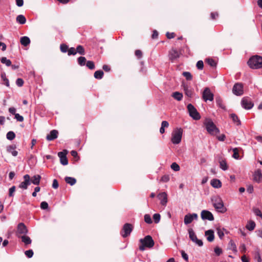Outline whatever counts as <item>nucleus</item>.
<instances>
[{"mask_svg":"<svg viewBox=\"0 0 262 262\" xmlns=\"http://www.w3.org/2000/svg\"><path fill=\"white\" fill-rule=\"evenodd\" d=\"M214 207L219 212L224 213L227 209L224 206L222 199L219 196H215L212 199Z\"/></svg>","mask_w":262,"mask_h":262,"instance_id":"20e7f679","label":"nucleus"},{"mask_svg":"<svg viewBox=\"0 0 262 262\" xmlns=\"http://www.w3.org/2000/svg\"><path fill=\"white\" fill-rule=\"evenodd\" d=\"M204 125L207 132L211 135H215L220 133V129L210 119H207L204 122Z\"/></svg>","mask_w":262,"mask_h":262,"instance_id":"7ed1b4c3","label":"nucleus"},{"mask_svg":"<svg viewBox=\"0 0 262 262\" xmlns=\"http://www.w3.org/2000/svg\"><path fill=\"white\" fill-rule=\"evenodd\" d=\"M172 96L177 100L181 101L183 98V94L179 92H175L172 93Z\"/></svg>","mask_w":262,"mask_h":262,"instance_id":"473e14b6","label":"nucleus"},{"mask_svg":"<svg viewBox=\"0 0 262 262\" xmlns=\"http://www.w3.org/2000/svg\"><path fill=\"white\" fill-rule=\"evenodd\" d=\"M16 21L21 25L26 23V19L23 15H19L16 17Z\"/></svg>","mask_w":262,"mask_h":262,"instance_id":"f704fd0d","label":"nucleus"},{"mask_svg":"<svg viewBox=\"0 0 262 262\" xmlns=\"http://www.w3.org/2000/svg\"><path fill=\"white\" fill-rule=\"evenodd\" d=\"M157 198L160 200V203L163 206H166L167 203V194L165 192L159 193Z\"/></svg>","mask_w":262,"mask_h":262,"instance_id":"f3484780","label":"nucleus"},{"mask_svg":"<svg viewBox=\"0 0 262 262\" xmlns=\"http://www.w3.org/2000/svg\"><path fill=\"white\" fill-rule=\"evenodd\" d=\"M262 179V173L259 170L256 171L253 174V180L254 181L259 183Z\"/></svg>","mask_w":262,"mask_h":262,"instance_id":"5701e85b","label":"nucleus"},{"mask_svg":"<svg viewBox=\"0 0 262 262\" xmlns=\"http://www.w3.org/2000/svg\"><path fill=\"white\" fill-rule=\"evenodd\" d=\"M25 254L28 258H31L33 255V251L32 250H28L25 252Z\"/></svg>","mask_w":262,"mask_h":262,"instance_id":"680f3d73","label":"nucleus"},{"mask_svg":"<svg viewBox=\"0 0 262 262\" xmlns=\"http://www.w3.org/2000/svg\"><path fill=\"white\" fill-rule=\"evenodd\" d=\"M169 180V177L168 175H164L161 177V181L163 182H167Z\"/></svg>","mask_w":262,"mask_h":262,"instance_id":"338daca9","label":"nucleus"},{"mask_svg":"<svg viewBox=\"0 0 262 262\" xmlns=\"http://www.w3.org/2000/svg\"><path fill=\"white\" fill-rule=\"evenodd\" d=\"M166 36L167 38L171 39V38H173L176 36V34L173 32H171V33L167 32Z\"/></svg>","mask_w":262,"mask_h":262,"instance_id":"69168bd1","label":"nucleus"},{"mask_svg":"<svg viewBox=\"0 0 262 262\" xmlns=\"http://www.w3.org/2000/svg\"><path fill=\"white\" fill-rule=\"evenodd\" d=\"M64 180L67 183L70 184L71 186L74 185L76 182V179L70 177H66L64 178Z\"/></svg>","mask_w":262,"mask_h":262,"instance_id":"7c9ffc66","label":"nucleus"},{"mask_svg":"<svg viewBox=\"0 0 262 262\" xmlns=\"http://www.w3.org/2000/svg\"><path fill=\"white\" fill-rule=\"evenodd\" d=\"M18 237L21 238L22 242H23L26 245H29L32 242L31 238L26 235H18Z\"/></svg>","mask_w":262,"mask_h":262,"instance_id":"393cba45","label":"nucleus"},{"mask_svg":"<svg viewBox=\"0 0 262 262\" xmlns=\"http://www.w3.org/2000/svg\"><path fill=\"white\" fill-rule=\"evenodd\" d=\"M183 86L185 95L189 97H191L193 95V91L191 89H189L187 84H184Z\"/></svg>","mask_w":262,"mask_h":262,"instance_id":"b1692460","label":"nucleus"},{"mask_svg":"<svg viewBox=\"0 0 262 262\" xmlns=\"http://www.w3.org/2000/svg\"><path fill=\"white\" fill-rule=\"evenodd\" d=\"M77 62L80 66H84L86 63V60L85 57L80 56L77 58Z\"/></svg>","mask_w":262,"mask_h":262,"instance_id":"72a5a7b5","label":"nucleus"},{"mask_svg":"<svg viewBox=\"0 0 262 262\" xmlns=\"http://www.w3.org/2000/svg\"><path fill=\"white\" fill-rule=\"evenodd\" d=\"M247 63L251 69H261L262 68V57L257 55L252 56L248 60Z\"/></svg>","mask_w":262,"mask_h":262,"instance_id":"f257e3e1","label":"nucleus"},{"mask_svg":"<svg viewBox=\"0 0 262 262\" xmlns=\"http://www.w3.org/2000/svg\"><path fill=\"white\" fill-rule=\"evenodd\" d=\"M134 229V226L129 223H125L120 231L121 236L125 238L128 236Z\"/></svg>","mask_w":262,"mask_h":262,"instance_id":"423d86ee","label":"nucleus"},{"mask_svg":"<svg viewBox=\"0 0 262 262\" xmlns=\"http://www.w3.org/2000/svg\"><path fill=\"white\" fill-rule=\"evenodd\" d=\"M24 83V81L22 78H17L16 81V85L19 86L21 87L23 85Z\"/></svg>","mask_w":262,"mask_h":262,"instance_id":"13d9d810","label":"nucleus"},{"mask_svg":"<svg viewBox=\"0 0 262 262\" xmlns=\"http://www.w3.org/2000/svg\"><path fill=\"white\" fill-rule=\"evenodd\" d=\"M76 53H78L81 55H85V50H84L83 47L81 45L77 46L76 47Z\"/></svg>","mask_w":262,"mask_h":262,"instance_id":"c9c22d12","label":"nucleus"},{"mask_svg":"<svg viewBox=\"0 0 262 262\" xmlns=\"http://www.w3.org/2000/svg\"><path fill=\"white\" fill-rule=\"evenodd\" d=\"M183 129L181 128H177L172 133L171 139V142L174 144H179L182 140Z\"/></svg>","mask_w":262,"mask_h":262,"instance_id":"39448f33","label":"nucleus"},{"mask_svg":"<svg viewBox=\"0 0 262 262\" xmlns=\"http://www.w3.org/2000/svg\"><path fill=\"white\" fill-rule=\"evenodd\" d=\"M202 98L205 101L213 100L214 95L209 88H205L202 94Z\"/></svg>","mask_w":262,"mask_h":262,"instance_id":"6e6552de","label":"nucleus"},{"mask_svg":"<svg viewBox=\"0 0 262 262\" xmlns=\"http://www.w3.org/2000/svg\"><path fill=\"white\" fill-rule=\"evenodd\" d=\"M14 116L15 119H16L17 121L19 122L24 121V118L23 116L20 115L19 114L16 113V114H15Z\"/></svg>","mask_w":262,"mask_h":262,"instance_id":"bf43d9fd","label":"nucleus"},{"mask_svg":"<svg viewBox=\"0 0 262 262\" xmlns=\"http://www.w3.org/2000/svg\"><path fill=\"white\" fill-rule=\"evenodd\" d=\"M198 219V215L196 213H188L184 216V222L185 224H190L193 220Z\"/></svg>","mask_w":262,"mask_h":262,"instance_id":"dca6fc26","label":"nucleus"},{"mask_svg":"<svg viewBox=\"0 0 262 262\" xmlns=\"http://www.w3.org/2000/svg\"><path fill=\"white\" fill-rule=\"evenodd\" d=\"M1 61L2 63L6 64V66L9 67L11 65V61L10 60L8 59L5 57H3L1 59Z\"/></svg>","mask_w":262,"mask_h":262,"instance_id":"58836bf2","label":"nucleus"},{"mask_svg":"<svg viewBox=\"0 0 262 262\" xmlns=\"http://www.w3.org/2000/svg\"><path fill=\"white\" fill-rule=\"evenodd\" d=\"M254 259L257 260V262H261L262 260L261 258L260 252L259 249H257L254 251Z\"/></svg>","mask_w":262,"mask_h":262,"instance_id":"e433bc0d","label":"nucleus"},{"mask_svg":"<svg viewBox=\"0 0 262 262\" xmlns=\"http://www.w3.org/2000/svg\"><path fill=\"white\" fill-rule=\"evenodd\" d=\"M68 55L69 56H70V55H75L76 54V49L73 48V47H71L70 48H69L68 49Z\"/></svg>","mask_w":262,"mask_h":262,"instance_id":"5fc2aeb1","label":"nucleus"},{"mask_svg":"<svg viewBox=\"0 0 262 262\" xmlns=\"http://www.w3.org/2000/svg\"><path fill=\"white\" fill-rule=\"evenodd\" d=\"M241 105L242 107L245 109L250 110L253 107L254 103L252 102L251 99L250 98L248 97H245L242 99Z\"/></svg>","mask_w":262,"mask_h":262,"instance_id":"1a4fd4ad","label":"nucleus"},{"mask_svg":"<svg viewBox=\"0 0 262 262\" xmlns=\"http://www.w3.org/2000/svg\"><path fill=\"white\" fill-rule=\"evenodd\" d=\"M232 151L233 152V154L232 155L233 158L235 159H238L239 158V154H238V149L237 148H234L232 149Z\"/></svg>","mask_w":262,"mask_h":262,"instance_id":"c03bdc74","label":"nucleus"},{"mask_svg":"<svg viewBox=\"0 0 262 262\" xmlns=\"http://www.w3.org/2000/svg\"><path fill=\"white\" fill-rule=\"evenodd\" d=\"M196 68L198 70H202L204 67V63L202 60H199L197 62L196 64Z\"/></svg>","mask_w":262,"mask_h":262,"instance_id":"4d7b16f0","label":"nucleus"},{"mask_svg":"<svg viewBox=\"0 0 262 262\" xmlns=\"http://www.w3.org/2000/svg\"><path fill=\"white\" fill-rule=\"evenodd\" d=\"M141 245L139 249L140 251H144L145 248H151L155 244L154 241L150 235H147L143 238H141L139 241Z\"/></svg>","mask_w":262,"mask_h":262,"instance_id":"f03ea898","label":"nucleus"},{"mask_svg":"<svg viewBox=\"0 0 262 262\" xmlns=\"http://www.w3.org/2000/svg\"><path fill=\"white\" fill-rule=\"evenodd\" d=\"M144 221L147 223V224H151L152 223V220H151V217L148 214H146L144 215Z\"/></svg>","mask_w":262,"mask_h":262,"instance_id":"6e6d98bb","label":"nucleus"},{"mask_svg":"<svg viewBox=\"0 0 262 262\" xmlns=\"http://www.w3.org/2000/svg\"><path fill=\"white\" fill-rule=\"evenodd\" d=\"M224 230H225V229L224 228H223V229L217 228V234L221 239H222L224 236Z\"/></svg>","mask_w":262,"mask_h":262,"instance_id":"603ef678","label":"nucleus"},{"mask_svg":"<svg viewBox=\"0 0 262 262\" xmlns=\"http://www.w3.org/2000/svg\"><path fill=\"white\" fill-rule=\"evenodd\" d=\"M23 179L24 181L19 184L18 187L23 189H27L28 186L31 184V178L27 174L24 176Z\"/></svg>","mask_w":262,"mask_h":262,"instance_id":"f8f14e48","label":"nucleus"},{"mask_svg":"<svg viewBox=\"0 0 262 262\" xmlns=\"http://www.w3.org/2000/svg\"><path fill=\"white\" fill-rule=\"evenodd\" d=\"M67 154V151L66 150L58 153V156L60 158V163L63 165H67L68 164V160L66 156Z\"/></svg>","mask_w":262,"mask_h":262,"instance_id":"4468645a","label":"nucleus"},{"mask_svg":"<svg viewBox=\"0 0 262 262\" xmlns=\"http://www.w3.org/2000/svg\"><path fill=\"white\" fill-rule=\"evenodd\" d=\"M135 55L138 57V58L140 59L142 56V52L140 50H137L135 52Z\"/></svg>","mask_w":262,"mask_h":262,"instance_id":"0e129e2a","label":"nucleus"},{"mask_svg":"<svg viewBox=\"0 0 262 262\" xmlns=\"http://www.w3.org/2000/svg\"><path fill=\"white\" fill-rule=\"evenodd\" d=\"M220 167L223 170H226L228 169V166L225 159H221L219 160Z\"/></svg>","mask_w":262,"mask_h":262,"instance_id":"c85d7f7f","label":"nucleus"},{"mask_svg":"<svg viewBox=\"0 0 262 262\" xmlns=\"http://www.w3.org/2000/svg\"><path fill=\"white\" fill-rule=\"evenodd\" d=\"M104 73L102 70L96 71L94 74V76L96 79H101L103 78Z\"/></svg>","mask_w":262,"mask_h":262,"instance_id":"2f4dec72","label":"nucleus"},{"mask_svg":"<svg viewBox=\"0 0 262 262\" xmlns=\"http://www.w3.org/2000/svg\"><path fill=\"white\" fill-rule=\"evenodd\" d=\"M215 101H216V104L220 107H221V108L224 109V110L225 109L226 106L223 103V101L222 99L220 96L216 97L215 98Z\"/></svg>","mask_w":262,"mask_h":262,"instance_id":"c756f323","label":"nucleus"},{"mask_svg":"<svg viewBox=\"0 0 262 262\" xmlns=\"http://www.w3.org/2000/svg\"><path fill=\"white\" fill-rule=\"evenodd\" d=\"M187 109L190 116L194 120H198L201 118L200 114L192 104H188Z\"/></svg>","mask_w":262,"mask_h":262,"instance_id":"0eeeda50","label":"nucleus"},{"mask_svg":"<svg viewBox=\"0 0 262 262\" xmlns=\"http://www.w3.org/2000/svg\"><path fill=\"white\" fill-rule=\"evenodd\" d=\"M16 146L15 144H12L7 147V152L11 153L14 157H16L18 155V152L16 150Z\"/></svg>","mask_w":262,"mask_h":262,"instance_id":"aec40b11","label":"nucleus"},{"mask_svg":"<svg viewBox=\"0 0 262 262\" xmlns=\"http://www.w3.org/2000/svg\"><path fill=\"white\" fill-rule=\"evenodd\" d=\"M214 251L217 256H219L222 253V249L219 247H216L214 249Z\"/></svg>","mask_w":262,"mask_h":262,"instance_id":"052dcab7","label":"nucleus"},{"mask_svg":"<svg viewBox=\"0 0 262 262\" xmlns=\"http://www.w3.org/2000/svg\"><path fill=\"white\" fill-rule=\"evenodd\" d=\"M255 227V223L254 221H250L246 225V228L249 231L254 230Z\"/></svg>","mask_w":262,"mask_h":262,"instance_id":"4c0bfd02","label":"nucleus"},{"mask_svg":"<svg viewBox=\"0 0 262 262\" xmlns=\"http://www.w3.org/2000/svg\"><path fill=\"white\" fill-rule=\"evenodd\" d=\"M189 236L190 239L196 244L199 245V246H202L203 245V242L202 240L198 239L196 235L192 229L190 228L188 230Z\"/></svg>","mask_w":262,"mask_h":262,"instance_id":"9d476101","label":"nucleus"},{"mask_svg":"<svg viewBox=\"0 0 262 262\" xmlns=\"http://www.w3.org/2000/svg\"><path fill=\"white\" fill-rule=\"evenodd\" d=\"M170 167L172 169L176 171H179L180 169L179 165L175 162L172 163Z\"/></svg>","mask_w":262,"mask_h":262,"instance_id":"864d4df0","label":"nucleus"},{"mask_svg":"<svg viewBox=\"0 0 262 262\" xmlns=\"http://www.w3.org/2000/svg\"><path fill=\"white\" fill-rule=\"evenodd\" d=\"M253 212L255 214V215L259 216L262 219V213L258 208H253Z\"/></svg>","mask_w":262,"mask_h":262,"instance_id":"de8ad7c7","label":"nucleus"},{"mask_svg":"<svg viewBox=\"0 0 262 262\" xmlns=\"http://www.w3.org/2000/svg\"><path fill=\"white\" fill-rule=\"evenodd\" d=\"M233 93L236 96H241L244 93L243 85L241 83H236L232 89Z\"/></svg>","mask_w":262,"mask_h":262,"instance_id":"9b49d317","label":"nucleus"},{"mask_svg":"<svg viewBox=\"0 0 262 262\" xmlns=\"http://www.w3.org/2000/svg\"><path fill=\"white\" fill-rule=\"evenodd\" d=\"M180 53L176 49H172L169 52V58L171 61L179 58Z\"/></svg>","mask_w":262,"mask_h":262,"instance_id":"a211bd4d","label":"nucleus"},{"mask_svg":"<svg viewBox=\"0 0 262 262\" xmlns=\"http://www.w3.org/2000/svg\"><path fill=\"white\" fill-rule=\"evenodd\" d=\"M85 65L90 70H94L95 68L94 62L93 61H87Z\"/></svg>","mask_w":262,"mask_h":262,"instance_id":"79ce46f5","label":"nucleus"},{"mask_svg":"<svg viewBox=\"0 0 262 262\" xmlns=\"http://www.w3.org/2000/svg\"><path fill=\"white\" fill-rule=\"evenodd\" d=\"M58 182L56 179H54L53 181L52 187L54 189H57L58 187Z\"/></svg>","mask_w":262,"mask_h":262,"instance_id":"774afa93","label":"nucleus"},{"mask_svg":"<svg viewBox=\"0 0 262 262\" xmlns=\"http://www.w3.org/2000/svg\"><path fill=\"white\" fill-rule=\"evenodd\" d=\"M6 137L7 139L9 140H12L15 138V134L13 132L9 131V132L7 133Z\"/></svg>","mask_w":262,"mask_h":262,"instance_id":"a19ab883","label":"nucleus"},{"mask_svg":"<svg viewBox=\"0 0 262 262\" xmlns=\"http://www.w3.org/2000/svg\"><path fill=\"white\" fill-rule=\"evenodd\" d=\"M60 51L63 53H66L68 52L69 48L68 46L64 43L61 44L60 46Z\"/></svg>","mask_w":262,"mask_h":262,"instance_id":"09e8293b","label":"nucleus"},{"mask_svg":"<svg viewBox=\"0 0 262 262\" xmlns=\"http://www.w3.org/2000/svg\"><path fill=\"white\" fill-rule=\"evenodd\" d=\"M20 42L21 45L27 47L30 43V39L27 36H23L20 38Z\"/></svg>","mask_w":262,"mask_h":262,"instance_id":"bb28decb","label":"nucleus"},{"mask_svg":"<svg viewBox=\"0 0 262 262\" xmlns=\"http://www.w3.org/2000/svg\"><path fill=\"white\" fill-rule=\"evenodd\" d=\"M205 236H207V239L209 242H212L214 239V231L212 230H208L205 232Z\"/></svg>","mask_w":262,"mask_h":262,"instance_id":"412c9836","label":"nucleus"},{"mask_svg":"<svg viewBox=\"0 0 262 262\" xmlns=\"http://www.w3.org/2000/svg\"><path fill=\"white\" fill-rule=\"evenodd\" d=\"M206 62L211 67H214L216 66V62L214 59L212 58H208L206 60Z\"/></svg>","mask_w":262,"mask_h":262,"instance_id":"37998d69","label":"nucleus"},{"mask_svg":"<svg viewBox=\"0 0 262 262\" xmlns=\"http://www.w3.org/2000/svg\"><path fill=\"white\" fill-rule=\"evenodd\" d=\"M211 185L215 188H220L222 187L221 181L217 179H213L210 182Z\"/></svg>","mask_w":262,"mask_h":262,"instance_id":"4be33fe9","label":"nucleus"},{"mask_svg":"<svg viewBox=\"0 0 262 262\" xmlns=\"http://www.w3.org/2000/svg\"><path fill=\"white\" fill-rule=\"evenodd\" d=\"M48 207H49L48 204L46 202L43 201L41 203L40 208L42 209H43V210L47 209L48 208Z\"/></svg>","mask_w":262,"mask_h":262,"instance_id":"e2e57ef3","label":"nucleus"},{"mask_svg":"<svg viewBox=\"0 0 262 262\" xmlns=\"http://www.w3.org/2000/svg\"><path fill=\"white\" fill-rule=\"evenodd\" d=\"M201 218L203 220H207L212 221L214 220V217L212 213L209 211L204 210L201 212Z\"/></svg>","mask_w":262,"mask_h":262,"instance_id":"2eb2a0df","label":"nucleus"},{"mask_svg":"<svg viewBox=\"0 0 262 262\" xmlns=\"http://www.w3.org/2000/svg\"><path fill=\"white\" fill-rule=\"evenodd\" d=\"M229 247L232 249L234 252H237L236 246L233 240H230L229 243Z\"/></svg>","mask_w":262,"mask_h":262,"instance_id":"ea45409f","label":"nucleus"},{"mask_svg":"<svg viewBox=\"0 0 262 262\" xmlns=\"http://www.w3.org/2000/svg\"><path fill=\"white\" fill-rule=\"evenodd\" d=\"M182 75L185 77L187 80H191L192 79V76L191 73L189 72H183Z\"/></svg>","mask_w":262,"mask_h":262,"instance_id":"a18cd8bd","label":"nucleus"},{"mask_svg":"<svg viewBox=\"0 0 262 262\" xmlns=\"http://www.w3.org/2000/svg\"><path fill=\"white\" fill-rule=\"evenodd\" d=\"M41 180V176L39 174L35 175L31 178V183L34 185H39Z\"/></svg>","mask_w":262,"mask_h":262,"instance_id":"a878e982","label":"nucleus"},{"mask_svg":"<svg viewBox=\"0 0 262 262\" xmlns=\"http://www.w3.org/2000/svg\"><path fill=\"white\" fill-rule=\"evenodd\" d=\"M161 219L160 214L159 213H155L153 215V219L155 223L157 224L158 223Z\"/></svg>","mask_w":262,"mask_h":262,"instance_id":"3c124183","label":"nucleus"},{"mask_svg":"<svg viewBox=\"0 0 262 262\" xmlns=\"http://www.w3.org/2000/svg\"><path fill=\"white\" fill-rule=\"evenodd\" d=\"M1 77L3 80L5 82L4 84L8 87L9 86V82L8 79L6 77L5 73L2 74Z\"/></svg>","mask_w":262,"mask_h":262,"instance_id":"49530a36","label":"nucleus"},{"mask_svg":"<svg viewBox=\"0 0 262 262\" xmlns=\"http://www.w3.org/2000/svg\"><path fill=\"white\" fill-rule=\"evenodd\" d=\"M230 118L232 119V121L236 125H240L241 124V122L240 120L239 119L238 116L234 113L231 114L230 115Z\"/></svg>","mask_w":262,"mask_h":262,"instance_id":"cd10ccee","label":"nucleus"},{"mask_svg":"<svg viewBox=\"0 0 262 262\" xmlns=\"http://www.w3.org/2000/svg\"><path fill=\"white\" fill-rule=\"evenodd\" d=\"M28 233V229L26 226L23 223H19L17 225L16 235H20V234L26 235Z\"/></svg>","mask_w":262,"mask_h":262,"instance_id":"ddd939ff","label":"nucleus"},{"mask_svg":"<svg viewBox=\"0 0 262 262\" xmlns=\"http://www.w3.org/2000/svg\"><path fill=\"white\" fill-rule=\"evenodd\" d=\"M16 187L15 186H12L9 189V197H13L14 193L15 191Z\"/></svg>","mask_w":262,"mask_h":262,"instance_id":"8fccbe9b","label":"nucleus"},{"mask_svg":"<svg viewBox=\"0 0 262 262\" xmlns=\"http://www.w3.org/2000/svg\"><path fill=\"white\" fill-rule=\"evenodd\" d=\"M58 132L57 130L53 129L47 135L46 139L48 141H52L56 139L58 137Z\"/></svg>","mask_w":262,"mask_h":262,"instance_id":"6ab92c4d","label":"nucleus"}]
</instances>
